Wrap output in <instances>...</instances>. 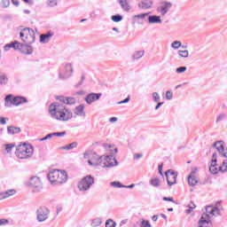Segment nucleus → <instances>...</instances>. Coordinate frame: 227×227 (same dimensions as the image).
Here are the masks:
<instances>
[{"label": "nucleus", "instance_id": "f257e3e1", "mask_svg": "<svg viewBox=\"0 0 227 227\" xmlns=\"http://www.w3.org/2000/svg\"><path fill=\"white\" fill-rule=\"evenodd\" d=\"M107 148L110 149L111 155H102L94 154L92 160H88L89 166H99L100 168H115L118 166V160L114 155L118 153V148L114 147L113 145H108Z\"/></svg>", "mask_w": 227, "mask_h": 227}, {"label": "nucleus", "instance_id": "f03ea898", "mask_svg": "<svg viewBox=\"0 0 227 227\" xmlns=\"http://www.w3.org/2000/svg\"><path fill=\"white\" fill-rule=\"evenodd\" d=\"M49 112L53 120H59V121H68L73 117L70 110L59 104H51L49 107Z\"/></svg>", "mask_w": 227, "mask_h": 227}, {"label": "nucleus", "instance_id": "7ed1b4c3", "mask_svg": "<svg viewBox=\"0 0 227 227\" xmlns=\"http://www.w3.org/2000/svg\"><path fill=\"white\" fill-rule=\"evenodd\" d=\"M210 215H221V209L217 207L207 206L206 213L201 215L198 222V227H212V220H210Z\"/></svg>", "mask_w": 227, "mask_h": 227}, {"label": "nucleus", "instance_id": "20e7f679", "mask_svg": "<svg viewBox=\"0 0 227 227\" xmlns=\"http://www.w3.org/2000/svg\"><path fill=\"white\" fill-rule=\"evenodd\" d=\"M47 176L51 184H55V185L65 184L67 180H68L67 171H61L59 169L50 171Z\"/></svg>", "mask_w": 227, "mask_h": 227}, {"label": "nucleus", "instance_id": "39448f33", "mask_svg": "<svg viewBox=\"0 0 227 227\" xmlns=\"http://www.w3.org/2000/svg\"><path fill=\"white\" fill-rule=\"evenodd\" d=\"M33 146L31 145H20L17 146L15 155L18 159H29L33 156Z\"/></svg>", "mask_w": 227, "mask_h": 227}, {"label": "nucleus", "instance_id": "423d86ee", "mask_svg": "<svg viewBox=\"0 0 227 227\" xmlns=\"http://www.w3.org/2000/svg\"><path fill=\"white\" fill-rule=\"evenodd\" d=\"M20 37L22 42L27 44L35 43L36 40V34H35V30L33 28L25 27L20 33Z\"/></svg>", "mask_w": 227, "mask_h": 227}, {"label": "nucleus", "instance_id": "0eeeda50", "mask_svg": "<svg viewBox=\"0 0 227 227\" xmlns=\"http://www.w3.org/2000/svg\"><path fill=\"white\" fill-rule=\"evenodd\" d=\"M95 178L91 175L86 176L78 182V190L80 192H88L93 187Z\"/></svg>", "mask_w": 227, "mask_h": 227}, {"label": "nucleus", "instance_id": "6e6552de", "mask_svg": "<svg viewBox=\"0 0 227 227\" xmlns=\"http://www.w3.org/2000/svg\"><path fill=\"white\" fill-rule=\"evenodd\" d=\"M74 75V66L72 63H67L59 71V79L61 81H66V79H70Z\"/></svg>", "mask_w": 227, "mask_h": 227}, {"label": "nucleus", "instance_id": "1a4fd4ad", "mask_svg": "<svg viewBox=\"0 0 227 227\" xmlns=\"http://www.w3.org/2000/svg\"><path fill=\"white\" fill-rule=\"evenodd\" d=\"M36 220L38 223H45L51 215V210L47 207H40L36 209Z\"/></svg>", "mask_w": 227, "mask_h": 227}, {"label": "nucleus", "instance_id": "9d476101", "mask_svg": "<svg viewBox=\"0 0 227 227\" xmlns=\"http://www.w3.org/2000/svg\"><path fill=\"white\" fill-rule=\"evenodd\" d=\"M28 186L32 189V192H40L43 189L42 179L38 176H32L28 182Z\"/></svg>", "mask_w": 227, "mask_h": 227}, {"label": "nucleus", "instance_id": "9b49d317", "mask_svg": "<svg viewBox=\"0 0 227 227\" xmlns=\"http://www.w3.org/2000/svg\"><path fill=\"white\" fill-rule=\"evenodd\" d=\"M165 176L167 178V184L171 187L176 184V178L178 176V172H175L173 169H168L165 172Z\"/></svg>", "mask_w": 227, "mask_h": 227}, {"label": "nucleus", "instance_id": "f8f14e48", "mask_svg": "<svg viewBox=\"0 0 227 227\" xmlns=\"http://www.w3.org/2000/svg\"><path fill=\"white\" fill-rule=\"evenodd\" d=\"M213 148H215L222 157L227 159V149L224 148V142L223 141H216L213 144Z\"/></svg>", "mask_w": 227, "mask_h": 227}, {"label": "nucleus", "instance_id": "ddd939ff", "mask_svg": "<svg viewBox=\"0 0 227 227\" xmlns=\"http://www.w3.org/2000/svg\"><path fill=\"white\" fill-rule=\"evenodd\" d=\"M171 6H172L171 3L163 2L160 4V6H158L157 12L158 13H160L162 17H164V15H166V13L169 12V10L171 9Z\"/></svg>", "mask_w": 227, "mask_h": 227}, {"label": "nucleus", "instance_id": "4468645a", "mask_svg": "<svg viewBox=\"0 0 227 227\" xmlns=\"http://www.w3.org/2000/svg\"><path fill=\"white\" fill-rule=\"evenodd\" d=\"M100 97H102V93H90L88 94L84 100L85 102L89 105L91 106V104H93V102H97V100H100Z\"/></svg>", "mask_w": 227, "mask_h": 227}, {"label": "nucleus", "instance_id": "2eb2a0df", "mask_svg": "<svg viewBox=\"0 0 227 227\" xmlns=\"http://www.w3.org/2000/svg\"><path fill=\"white\" fill-rule=\"evenodd\" d=\"M17 49H20L22 54H33V47L27 43H20L18 42Z\"/></svg>", "mask_w": 227, "mask_h": 227}, {"label": "nucleus", "instance_id": "dca6fc26", "mask_svg": "<svg viewBox=\"0 0 227 227\" xmlns=\"http://www.w3.org/2000/svg\"><path fill=\"white\" fill-rule=\"evenodd\" d=\"M153 6V1L152 0H143L138 4V8L141 10H150Z\"/></svg>", "mask_w": 227, "mask_h": 227}, {"label": "nucleus", "instance_id": "f3484780", "mask_svg": "<svg viewBox=\"0 0 227 227\" xmlns=\"http://www.w3.org/2000/svg\"><path fill=\"white\" fill-rule=\"evenodd\" d=\"M51 36H54V34L52 32H48L46 34H41L40 35V43H49V42H51Z\"/></svg>", "mask_w": 227, "mask_h": 227}, {"label": "nucleus", "instance_id": "a211bd4d", "mask_svg": "<svg viewBox=\"0 0 227 227\" xmlns=\"http://www.w3.org/2000/svg\"><path fill=\"white\" fill-rule=\"evenodd\" d=\"M84 105L81 104L78 106H76L74 110V114H76V116H82L84 117L86 116V112H84Z\"/></svg>", "mask_w": 227, "mask_h": 227}, {"label": "nucleus", "instance_id": "6ab92c4d", "mask_svg": "<svg viewBox=\"0 0 227 227\" xmlns=\"http://www.w3.org/2000/svg\"><path fill=\"white\" fill-rule=\"evenodd\" d=\"M16 192H17L13 189L0 192V201L2 200H6V198H10L11 196H14Z\"/></svg>", "mask_w": 227, "mask_h": 227}, {"label": "nucleus", "instance_id": "aec40b11", "mask_svg": "<svg viewBox=\"0 0 227 227\" xmlns=\"http://www.w3.org/2000/svg\"><path fill=\"white\" fill-rule=\"evenodd\" d=\"M14 106H20L22 104H27V98L22 96H17L13 98Z\"/></svg>", "mask_w": 227, "mask_h": 227}, {"label": "nucleus", "instance_id": "412c9836", "mask_svg": "<svg viewBox=\"0 0 227 227\" xmlns=\"http://www.w3.org/2000/svg\"><path fill=\"white\" fill-rule=\"evenodd\" d=\"M118 3L124 12H130V4L129 0H118Z\"/></svg>", "mask_w": 227, "mask_h": 227}, {"label": "nucleus", "instance_id": "4be33fe9", "mask_svg": "<svg viewBox=\"0 0 227 227\" xmlns=\"http://www.w3.org/2000/svg\"><path fill=\"white\" fill-rule=\"evenodd\" d=\"M149 24H162V20H160V16L151 15L148 17Z\"/></svg>", "mask_w": 227, "mask_h": 227}, {"label": "nucleus", "instance_id": "5701e85b", "mask_svg": "<svg viewBox=\"0 0 227 227\" xmlns=\"http://www.w3.org/2000/svg\"><path fill=\"white\" fill-rule=\"evenodd\" d=\"M13 98H14V97L12 94H9L5 97V98H4L5 107H12V106H14Z\"/></svg>", "mask_w": 227, "mask_h": 227}, {"label": "nucleus", "instance_id": "b1692460", "mask_svg": "<svg viewBox=\"0 0 227 227\" xmlns=\"http://www.w3.org/2000/svg\"><path fill=\"white\" fill-rule=\"evenodd\" d=\"M148 15H150V13H148V12H146V13H142V14H137V15H134L133 16V24H136V22L137 23V24H142V22L141 21H137V20H143L144 19H145V17H148Z\"/></svg>", "mask_w": 227, "mask_h": 227}, {"label": "nucleus", "instance_id": "393cba45", "mask_svg": "<svg viewBox=\"0 0 227 227\" xmlns=\"http://www.w3.org/2000/svg\"><path fill=\"white\" fill-rule=\"evenodd\" d=\"M20 128L15 126H9L7 127V134L13 135V134H20Z\"/></svg>", "mask_w": 227, "mask_h": 227}, {"label": "nucleus", "instance_id": "a878e982", "mask_svg": "<svg viewBox=\"0 0 227 227\" xmlns=\"http://www.w3.org/2000/svg\"><path fill=\"white\" fill-rule=\"evenodd\" d=\"M143 56H145V51H137L133 53L132 59L136 61L137 59H141Z\"/></svg>", "mask_w": 227, "mask_h": 227}, {"label": "nucleus", "instance_id": "bb28decb", "mask_svg": "<svg viewBox=\"0 0 227 227\" xmlns=\"http://www.w3.org/2000/svg\"><path fill=\"white\" fill-rule=\"evenodd\" d=\"M97 155V153H94L93 151H86L83 153L84 159H89L88 160H93V158Z\"/></svg>", "mask_w": 227, "mask_h": 227}, {"label": "nucleus", "instance_id": "cd10ccee", "mask_svg": "<svg viewBox=\"0 0 227 227\" xmlns=\"http://www.w3.org/2000/svg\"><path fill=\"white\" fill-rule=\"evenodd\" d=\"M18 43H19V42L15 41L12 43L5 44L4 46V51H5V52H8V51L11 49H17Z\"/></svg>", "mask_w": 227, "mask_h": 227}, {"label": "nucleus", "instance_id": "c85d7f7f", "mask_svg": "<svg viewBox=\"0 0 227 227\" xmlns=\"http://www.w3.org/2000/svg\"><path fill=\"white\" fill-rule=\"evenodd\" d=\"M188 184L189 185H191L192 187H194V185H196V184H198V179H196V176L194 175H190L188 176Z\"/></svg>", "mask_w": 227, "mask_h": 227}, {"label": "nucleus", "instance_id": "c756f323", "mask_svg": "<svg viewBox=\"0 0 227 227\" xmlns=\"http://www.w3.org/2000/svg\"><path fill=\"white\" fill-rule=\"evenodd\" d=\"M209 171L212 173V175H217L219 173V168H217V163L211 162V165L209 166Z\"/></svg>", "mask_w": 227, "mask_h": 227}, {"label": "nucleus", "instance_id": "7c9ffc66", "mask_svg": "<svg viewBox=\"0 0 227 227\" xmlns=\"http://www.w3.org/2000/svg\"><path fill=\"white\" fill-rule=\"evenodd\" d=\"M8 84V76L4 74H0V86Z\"/></svg>", "mask_w": 227, "mask_h": 227}, {"label": "nucleus", "instance_id": "2f4dec72", "mask_svg": "<svg viewBox=\"0 0 227 227\" xmlns=\"http://www.w3.org/2000/svg\"><path fill=\"white\" fill-rule=\"evenodd\" d=\"M6 153H12V150L15 148V144H5L4 145Z\"/></svg>", "mask_w": 227, "mask_h": 227}, {"label": "nucleus", "instance_id": "473e14b6", "mask_svg": "<svg viewBox=\"0 0 227 227\" xmlns=\"http://www.w3.org/2000/svg\"><path fill=\"white\" fill-rule=\"evenodd\" d=\"M74 148H77V142H73V143L62 147V150H74Z\"/></svg>", "mask_w": 227, "mask_h": 227}, {"label": "nucleus", "instance_id": "72a5a7b5", "mask_svg": "<svg viewBox=\"0 0 227 227\" xmlns=\"http://www.w3.org/2000/svg\"><path fill=\"white\" fill-rule=\"evenodd\" d=\"M111 20H113V22H121V20H123V16L120 14L113 15L111 17Z\"/></svg>", "mask_w": 227, "mask_h": 227}, {"label": "nucleus", "instance_id": "f704fd0d", "mask_svg": "<svg viewBox=\"0 0 227 227\" xmlns=\"http://www.w3.org/2000/svg\"><path fill=\"white\" fill-rule=\"evenodd\" d=\"M46 6H48V8H54V6H58V0H48L46 2Z\"/></svg>", "mask_w": 227, "mask_h": 227}, {"label": "nucleus", "instance_id": "c9c22d12", "mask_svg": "<svg viewBox=\"0 0 227 227\" xmlns=\"http://www.w3.org/2000/svg\"><path fill=\"white\" fill-rule=\"evenodd\" d=\"M112 187H115L117 189H125V185L121 184V182L114 181L111 183Z\"/></svg>", "mask_w": 227, "mask_h": 227}, {"label": "nucleus", "instance_id": "e433bc0d", "mask_svg": "<svg viewBox=\"0 0 227 227\" xmlns=\"http://www.w3.org/2000/svg\"><path fill=\"white\" fill-rule=\"evenodd\" d=\"M100 224H102V218H95L94 220H92V227H98L100 226Z\"/></svg>", "mask_w": 227, "mask_h": 227}, {"label": "nucleus", "instance_id": "4c0bfd02", "mask_svg": "<svg viewBox=\"0 0 227 227\" xmlns=\"http://www.w3.org/2000/svg\"><path fill=\"white\" fill-rule=\"evenodd\" d=\"M150 184L153 187H159L160 185V180L159 178H153L151 179Z\"/></svg>", "mask_w": 227, "mask_h": 227}, {"label": "nucleus", "instance_id": "58836bf2", "mask_svg": "<svg viewBox=\"0 0 227 227\" xmlns=\"http://www.w3.org/2000/svg\"><path fill=\"white\" fill-rule=\"evenodd\" d=\"M177 52L180 58H189V51L187 50H179Z\"/></svg>", "mask_w": 227, "mask_h": 227}, {"label": "nucleus", "instance_id": "ea45409f", "mask_svg": "<svg viewBox=\"0 0 227 227\" xmlns=\"http://www.w3.org/2000/svg\"><path fill=\"white\" fill-rule=\"evenodd\" d=\"M219 171L222 173H225L227 171V160H224L222 165L219 167Z\"/></svg>", "mask_w": 227, "mask_h": 227}, {"label": "nucleus", "instance_id": "a19ab883", "mask_svg": "<svg viewBox=\"0 0 227 227\" xmlns=\"http://www.w3.org/2000/svg\"><path fill=\"white\" fill-rule=\"evenodd\" d=\"M64 104H67L69 106H74V104H75V99H74V98H66L64 99Z\"/></svg>", "mask_w": 227, "mask_h": 227}, {"label": "nucleus", "instance_id": "79ce46f5", "mask_svg": "<svg viewBox=\"0 0 227 227\" xmlns=\"http://www.w3.org/2000/svg\"><path fill=\"white\" fill-rule=\"evenodd\" d=\"M187 207L188 209H186V214H191V212L196 208V204H194V202H190Z\"/></svg>", "mask_w": 227, "mask_h": 227}, {"label": "nucleus", "instance_id": "37998d69", "mask_svg": "<svg viewBox=\"0 0 227 227\" xmlns=\"http://www.w3.org/2000/svg\"><path fill=\"white\" fill-rule=\"evenodd\" d=\"M171 47H172V49H175V50L180 49V47H182V42H180V41H174L171 43Z\"/></svg>", "mask_w": 227, "mask_h": 227}, {"label": "nucleus", "instance_id": "c03bdc74", "mask_svg": "<svg viewBox=\"0 0 227 227\" xmlns=\"http://www.w3.org/2000/svg\"><path fill=\"white\" fill-rule=\"evenodd\" d=\"M84 81H86V76L84 74L82 75L80 82H78L75 85L74 88L79 89L83 83Z\"/></svg>", "mask_w": 227, "mask_h": 227}, {"label": "nucleus", "instance_id": "a18cd8bd", "mask_svg": "<svg viewBox=\"0 0 227 227\" xmlns=\"http://www.w3.org/2000/svg\"><path fill=\"white\" fill-rule=\"evenodd\" d=\"M106 227H116V222H114L113 219H108L106 222Z\"/></svg>", "mask_w": 227, "mask_h": 227}, {"label": "nucleus", "instance_id": "49530a36", "mask_svg": "<svg viewBox=\"0 0 227 227\" xmlns=\"http://www.w3.org/2000/svg\"><path fill=\"white\" fill-rule=\"evenodd\" d=\"M140 227H152L150 221L143 219L140 223Z\"/></svg>", "mask_w": 227, "mask_h": 227}, {"label": "nucleus", "instance_id": "de8ad7c7", "mask_svg": "<svg viewBox=\"0 0 227 227\" xmlns=\"http://www.w3.org/2000/svg\"><path fill=\"white\" fill-rule=\"evenodd\" d=\"M0 6L2 8H8V6H10V0H2L0 2Z\"/></svg>", "mask_w": 227, "mask_h": 227}, {"label": "nucleus", "instance_id": "09e8293b", "mask_svg": "<svg viewBox=\"0 0 227 227\" xmlns=\"http://www.w3.org/2000/svg\"><path fill=\"white\" fill-rule=\"evenodd\" d=\"M65 136H67V131L53 132V137H63Z\"/></svg>", "mask_w": 227, "mask_h": 227}, {"label": "nucleus", "instance_id": "8fccbe9b", "mask_svg": "<svg viewBox=\"0 0 227 227\" xmlns=\"http://www.w3.org/2000/svg\"><path fill=\"white\" fill-rule=\"evenodd\" d=\"M187 71L186 67H180L176 69V74H184V72Z\"/></svg>", "mask_w": 227, "mask_h": 227}, {"label": "nucleus", "instance_id": "3c124183", "mask_svg": "<svg viewBox=\"0 0 227 227\" xmlns=\"http://www.w3.org/2000/svg\"><path fill=\"white\" fill-rule=\"evenodd\" d=\"M153 98L154 102H159L160 100V95H159L157 92H153Z\"/></svg>", "mask_w": 227, "mask_h": 227}, {"label": "nucleus", "instance_id": "603ef678", "mask_svg": "<svg viewBox=\"0 0 227 227\" xmlns=\"http://www.w3.org/2000/svg\"><path fill=\"white\" fill-rule=\"evenodd\" d=\"M224 118H226V114H221L216 118V123H219V121H223V120H224Z\"/></svg>", "mask_w": 227, "mask_h": 227}, {"label": "nucleus", "instance_id": "864d4df0", "mask_svg": "<svg viewBox=\"0 0 227 227\" xmlns=\"http://www.w3.org/2000/svg\"><path fill=\"white\" fill-rule=\"evenodd\" d=\"M165 97L167 100H171V98H173V92H171V90H168Z\"/></svg>", "mask_w": 227, "mask_h": 227}, {"label": "nucleus", "instance_id": "5fc2aeb1", "mask_svg": "<svg viewBox=\"0 0 227 227\" xmlns=\"http://www.w3.org/2000/svg\"><path fill=\"white\" fill-rule=\"evenodd\" d=\"M128 102H130V98L128 97L126 98L125 99L121 100V101H119L118 104L119 105H121V104H128Z\"/></svg>", "mask_w": 227, "mask_h": 227}, {"label": "nucleus", "instance_id": "6e6d98bb", "mask_svg": "<svg viewBox=\"0 0 227 227\" xmlns=\"http://www.w3.org/2000/svg\"><path fill=\"white\" fill-rule=\"evenodd\" d=\"M211 162H213V164L217 163V153H213Z\"/></svg>", "mask_w": 227, "mask_h": 227}, {"label": "nucleus", "instance_id": "4d7b16f0", "mask_svg": "<svg viewBox=\"0 0 227 227\" xmlns=\"http://www.w3.org/2000/svg\"><path fill=\"white\" fill-rule=\"evenodd\" d=\"M163 201H171L172 203H175L173 197H163Z\"/></svg>", "mask_w": 227, "mask_h": 227}, {"label": "nucleus", "instance_id": "13d9d810", "mask_svg": "<svg viewBox=\"0 0 227 227\" xmlns=\"http://www.w3.org/2000/svg\"><path fill=\"white\" fill-rule=\"evenodd\" d=\"M6 121H8V118H6V117H0V123H1V125H6Z\"/></svg>", "mask_w": 227, "mask_h": 227}, {"label": "nucleus", "instance_id": "bf43d9fd", "mask_svg": "<svg viewBox=\"0 0 227 227\" xmlns=\"http://www.w3.org/2000/svg\"><path fill=\"white\" fill-rule=\"evenodd\" d=\"M143 157L142 153H135L133 156L134 160H137L138 159H141Z\"/></svg>", "mask_w": 227, "mask_h": 227}, {"label": "nucleus", "instance_id": "052dcab7", "mask_svg": "<svg viewBox=\"0 0 227 227\" xmlns=\"http://www.w3.org/2000/svg\"><path fill=\"white\" fill-rule=\"evenodd\" d=\"M129 223V219H124V220H121L119 223V226L121 227L123 226L124 224H127Z\"/></svg>", "mask_w": 227, "mask_h": 227}, {"label": "nucleus", "instance_id": "680f3d73", "mask_svg": "<svg viewBox=\"0 0 227 227\" xmlns=\"http://www.w3.org/2000/svg\"><path fill=\"white\" fill-rule=\"evenodd\" d=\"M109 121H110V123H114V122L118 121V118H116V117H111V118L109 119Z\"/></svg>", "mask_w": 227, "mask_h": 227}, {"label": "nucleus", "instance_id": "e2e57ef3", "mask_svg": "<svg viewBox=\"0 0 227 227\" xmlns=\"http://www.w3.org/2000/svg\"><path fill=\"white\" fill-rule=\"evenodd\" d=\"M3 224H8V220L6 219H0V226Z\"/></svg>", "mask_w": 227, "mask_h": 227}, {"label": "nucleus", "instance_id": "0e129e2a", "mask_svg": "<svg viewBox=\"0 0 227 227\" xmlns=\"http://www.w3.org/2000/svg\"><path fill=\"white\" fill-rule=\"evenodd\" d=\"M198 173V168H193L190 175H196Z\"/></svg>", "mask_w": 227, "mask_h": 227}, {"label": "nucleus", "instance_id": "69168bd1", "mask_svg": "<svg viewBox=\"0 0 227 227\" xmlns=\"http://www.w3.org/2000/svg\"><path fill=\"white\" fill-rule=\"evenodd\" d=\"M85 94H86V92H84V90H80V91L75 92V95H79V96H82Z\"/></svg>", "mask_w": 227, "mask_h": 227}, {"label": "nucleus", "instance_id": "338daca9", "mask_svg": "<svg viewBox=\"0 0 227 227\" xmlns=\"http://www.w3.org/2000/svg\"><path fill=\"white\" fill-rule=\"evenodd\" d=\"M158 219H159V216L157 215H154L152 216V221H153L154 223L157 222Z\"/></svg>", "mask_w": 227, "mask_h": 227}, {"label": "nucleus", "instance_id": "774afa93", "mask_svg": "<svg viewBox=\"0 0 227 227\" xmlns=\"http://www.w3.org/2000/svg\"><path fill=\"white\" fill-rule=\"evenodd\" d=\"M158 171H159L160 175L162 176V165H159Z\"/></svg>", "mask_w": 227, "mask_h": 227}]
</instances>
